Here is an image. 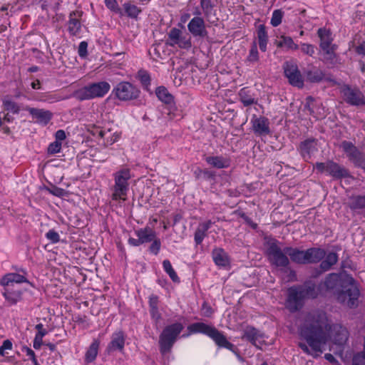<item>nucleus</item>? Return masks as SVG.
Here are the masks:
<instances>
[{
	"instance_id": "nucleus-35",
	"label": "nucleus",
	"mask_w": 365,
	"mask_h": 365,
	"mask_svg": "<svg viewBox=\"0 0 365 365\" xmlns=\"http://www.w3.org/2000/svg\"><path fill=\"white\" fill-rule=\"evenodd\" d=\"M155 93L158 99L164 103L170 106L173 103V96L165 87H158Z\"/></svg>"
},
{
	"instance_id": "nucleus-15",
	"label": "nucleus",
	"mask_w": 365,
	"mask_h": 365,
	"mask_svg": "<svg viewBox=\"0 0 365 365\" xmlns=\"http://www.w3.org/2000/svg\"><path fill=\"white\" fill-rule=\"evenodd\" d=\"M327 173L336 179L346 178L350 176L349 172L347 169L331 160L328 161Z\"/></svg>"
},
{
	"instance_id": "nucleus-46",
	"label": "nucleus",
	"mask_w": 365,
	"mask_h": 365,
	"mask_svg": "<svg viewBox=\"0 0 365 365\" xmlns=\"http://www.w3.org/2000/svg\"><path fill=\"white\" fill-rule=\"evenodd\" d=\"M4 108L13 113H18L19 112V106L14 101L10 100H4L3 102Z\"/></svg>"
},
{
	"instance_id": "nucleus-41",
	"label": "nucleus",
	"mask_w": 365,
	"mask_h": 365,
	"mask_svg": "<svg viewBox=\"0 0 365 365\" xmlns=\"http://www.w3.org/2000/svg\"><path fill=\"white\" fill-rule=\"evenodd\" d=\"M200 6L204 16L209 20L214 8L211 0H200Z\"/></svg>"
},
{
	"instance_id": "nucleus-45",
	"label": "nucleus",
	"mask_w": 365,
	"mask_h": 365,
	"mask_svg": "<svg viewBox=\"0 0 365 365\" xmlns=\"http://www.w3.org/2000/svg\"><path fill=\"white\" fill-rule=\"evenodd\" d=\"M247 61L250 63H255L259 60V53L256 43H253L251 49L250 51L249 56H247Z\"/></svg>"
},
{
	"instance_id": "nucleus-50",
	"label": "nucleus",
	"mask_w": 365,
	"mask_h": 365,
	"mask_svg": "<svg viewBox=\"0 0 365 365\" xmlns=\"http://www.w3.org/2000/svg\"><path fill=\"white\" fill-rule=\"evenodd\" d=\"M175 45L182 48H190L192 46L190 38L181 36Z\"/></svg>"
},
{
	"instance_id": "nucleus-34",
	"label": "nucleus",
	"mask_w": 365,
	"mask_h": 365,
	"mask_svg": "<svg viewBox=\"0 0 365 365\" xmlns=\"http://www.w3.org/2000/svg\"><path fill=\"white\" fill-rule=\"evenodd\" d=\"M324 257L325 259L320 264V267L324 272L329 270L337 262L338 255L335 252H329Z\"/></svg>"
},
{
	"instance_id": "nucleus-30",
	"label": "nucleus",
	"mask_w": 365,
	"mask_h": 365,
	"mask_svg": "<svg viewBox=\"0 0 365 365\" xmlns=\"http://www.w3.org/2000/svg\"><path fill=\"white\" fill-rule=\"evenodd\" d=\"M189 329H190V331H192V332L202 333V334H207V336H210V334H212V331L214 330L215 327L210 326L208 324H206L205 323H202V322H197V323H194V324H191L189 327Z\"/></svg>"
},
{
	"instance_id": "nucleus-12",
	"label": "nucleus",
	"mask_w": 365,
	"mask_h": 365,
	"mask_svg": "<svg viewBox=\"0 0 365 365\" xmlns=\"http://www.w3.org/2000/svg\"><path fill=\"white\" fill-rule=\"evenodd\" d=\"M345 280V275L341 276L338 274H329L325 279L324 286L327 291H329L336 297L337 292L344 286V281Z\"/></svg>"
},
{
	"instance_id": "nucleus-31",
	"label": "nucleus",
	"mask_w": 365,
	"mask_h": 365,
	"mask_svg": "<svg viewBox=\"0 0 365 365\" xmlns=\"http://www.w3.org/2000/svg\"><path fill=\"white\" fill-rule=\"evenodd\" d=\"M257 38L259 41V46L262 51L264 52L267 49V43L268 41V35L266 27L264 24H260L257 29Z\"/></svg>"
},
{
	"instance_id": "nucleus-26",
	"label": "nucleus",
	"mask_w": 365,
	"mask_h": 365,
	"mask_svg": "<svg viewBox=\"0 0 365 365\" xmlns=\"http://www.w3.org/2000/svg\"><path fill=\"white\" fill-rule=\"evenodd\" d=\"M318 36L320 38V47L322 49H327L328 47L331 46L332 38L331 37V32L324 28H320L317 31Z\"/></svg>"
},
{
	"instance_id": "nucleus-27",
	"label": "nucleus",
	"mask_w": 365,
	"mask_h": 365,
	"mask_svg": "<svg viewBox=\"0 0 365 365\" xmlns=\"http://www.w3.org/2000/svg\"><path fill=\"white\" fill-rule=\"evenodd\" d=\"M205 160L209 165L218 169L227 168L230 165L229 160L222 156H209Z\"/></svg>"
},
{
	"instance_id": "nucleus-1",
	"label": "nucleus",
	"mask_w": 365,
	"mask_h": 365,
	"mask_svg": "<svg viewBox=\"0 0 365 365\" xmlns=\"http://www.w3.org/2000/svg\"><path fill=\"white\" fill-rule=\"evenodd\" d=\"M298 335L300 339L298 346L314 359L326 350L329 341L341 346L349 338L346 328L333 323L322 310H312L304 315L298 328Z\"/></svg>"
},
{
	"instance_id": "nucleus-59",
	"label": "nucleus",
	"mask_w": 365,
	"mask_h": 365,
	"mask_svg": "<svg viewBox=\"0 0 365 365\" xmlns=\"http://www.w3.org/2000/svg\"><path fill=\"white\" fill-rule=\"evenodd\" d=\"M88 43L86 41L80 43L78 46V54L81 57L84 58L87 56Z\"/></svg>"
},
{
	"instance_id": "nucleus-21",
	"label": "nucleus",
	"mask_w": 365,
	"mask_h": 365,
	"mask_svg": "<svg viewBox=\"0 0 365 365\" xmlns=\"http://www.w3.org/2000/svg\"><path fill=\"white\" fill-rule=\"evenodd\" d=\"M4 296L9 304H15L21 299V292L19 287H5Z\"/></svg>"
},
{
	"instance_id": "nucleus-64",
	"label": "nucleus",
	"mask_w": 365,
	"mask_h": 365,
	"mask_svg": "<svg viewBox=\"0 0 365 365\" xmlns=\"http://www.w3.org/2000/svg\"><path fill=\"white\" fill-rule=\"evenodd\" d=\"M355 51L358 54L365 56V41H363L355 48Z\"/></svg>"
},
{
	"instance_id": "nucleus-63",
	"label": "nucleus",
	"mask_w": 365,
	"mask_h": 365,
	"mask_svg": "<svg viewBox=\"0 0 365 365\" xmlns=\"http://www.w3.org/2000/svg\"><path fill=\"white\" fill-rule=\"evenodd\" d=\"M202 312H203V315L204 316L209 317H210L212 314L213 310L206 303H204L202 304Z\"/></svg>"
},
{
	"instance_id": "nucleus-18",
	"label": "nucleus",
	"mask_w": 365,
	"mask_h": 365,
	"mask_svg": "<svg viewBox=\"0 0 365 365\" xmlns=\"http://www.w3.org/2000/svg\"><path fill=\"white\" fill-rule=\"evenodd\" d=\"M26 110L35 118H36L40 123L46 125L52 118V113L49 110L43 109H38L34 108H26Z\"/></svg>"
},
{
	"instance_id": "nucleus-62",
	"label": "nucleus",
	"mask_w": 365,
	"mask_h": 365,
	"mask_svg": "<svg viewBox=\"0 0 365 365\" xmlns=\"http://www.w3.org/2000/svg\"><path fill=\"white\" fill-rule=\"evenodd\" d=\"M38 330V333L36 334L38 338H43L46 334L47 331L43 329V326L42 324H38L35 327Z\"/></svg>"
},
{
	"instance_id": "nucleus-44",
	"label": "nucleus",
	"mask_w": 365,
	"mask_h": 365,
	"mask_svg": "<svg viewBox=\"0 0 365 365\" xmlns=\"http://www.w3.org/2000/svg\"><path fill=\"white\" fill-rule=\"evenodd\" d=\"M284 16V12L281 9H276L272 13L271 19V24L277 27L282 23V19Z\"/></svg>"
},
{
	"instance_id": "nucleus-8",
	"label": "nucleus",
	"mask_w": 365,
	"mask_h": 365,
	"mask_svg": "<svg viewBox=\"0 0 365 365\" xmlns=\"http://www.w3.org/2000/svg\"><path fill=\"white\" fill-rule=\"evenodd\" d=\"M341 148L346 154L349 160L356 167L365 170V154L360 151L351 142L344 140L341 143Z\"/></svg>"
},
{
	"instance_id": "nucleus-36",
	"label": "nucleus",
	"mask_w": 365,
	"mask_h": 365,
	"mask_svg": "<svg viewBox=\"0 0 365 365\" xmlns=\"http://www.w3.org/2000/svg\"><path fill=\"white\" fill-rule=\"evenodd\" d=\"M348 205L351 210L365 209V195L350 197Z\"/></svg>"
},
{
	"instance_id": "nucleus-14",
	"label": "nucleus",
	"mask_w": 365,
	"mask_h": 365,
	"mask_svg": "<svg viewBox=\"0 0 365 365\" xmlns=\"http://www.w3.org/2000/svg\"><path fill=\"white\" fill-rule=\"evenodd\" d=\"M304 299L298 288H290L287 301V307L292 312L302 307V301Z\"/></svg>"
},
{
	"instance_id": "nucleus-9",
	"label": "nucleus",
	"mask_w": 365,
	"mask_h": 365,
	"mask_svg": "<svg viewBox=\"0 0 365 365\" xmlns=\"http://www.w3.org/2000/svg\"><path fill=\"white\" fill-rule=\"evenodd\" d=\"M284 76L287 78L289 83L295 87L302 88L304 86V79L296 63L294 61H286L283 64Z\"/></svg>"
},
{
	"instance_id": "nucleus-48",
	"label": "nucleus",
	"mask_w": 365,
	"mask_h": 365,
	"mask_svg": "<svg viewBox=\"0 0 365 365\" xmlns=\"http://www.w3.org/2000/svg\"><path fill=\"white\" fill-rule=\"evenodd\" d=\"M138 77L141 82V83L145 87L148 88V86L150 83V75L145 71H139L138 72Z\"/></svg>"
},
{
	"instance_id": "nucleus-32",
	"label": "nucleus",
	"mask_w": 365,
	"mask_h": 365,
	"mask_svg": "<svg viewBox=\"0 0 365 365\" xmlns=\"http://www.w3.org/2000/svg\"><path fill=\"white\" fill-rule=\"evenodd\" d=\"M77 16H79L78 11H73L70 14L68 31L72 35H76L81 28V22L80 20L76 18Z\"/></svg>"
},
{
	"instance_id": "nucleus-5",
	"label": "nucleus",
	"mask_w": 365,
	"mask_h": 365,
	"mask_svg": "<svg viewBox=\"0 0 365 365\" xmlns=\"http://www.w3.org/2000/svg\"><path fill=\"white\" fill-rule=\"evenodd\" d=\"M130 178V170L123 169L115 174V185L112 199L114 200H126L127 192L128 190V180Z\"/></svg>"
},
{
	"instance_id": "nucleus-55",
	"label": "nucleus",
	"mask_w": 365,
	"mask_h": 365,
	"mask_svg": "<svg viewBox=\"0 0 365 365\" xmlns=\"http://www.w3.org/2000/svg\"><path fill=\"white\" fill-rule=\"evenodd\" d=\"M46 236L47 239L49 240L52 243H56L60 240L59 235L53 230H49L46 233Z\"/></svg>"
},
{
	"instance_id": "nucleus-24",
	"label": "nucleus",
	"mask_w": 365,
	"mask_h": 365,
	"mask_svg": "<svg viewBox=\"0 0 365 365\" xmlns=\"http://www.w3.org/2000/svg\"><path fill=\"white\" fill-rule=\"evenodd\" d=\"M239 98L241 103L245 107L257 103V99L255 98V94L246 88H243L240 91Z\"/></svg>"
},
{
	"instance_id": "nucleus-28",
	"label": "nucleus",
	"mask_w": 365,
	"mask_h": 365,
	"mask_svg": "<svg viewBox=\"0 0 365 365\" xmlns=\"http://www.w3.org/2000/svg\"><path fill=\"white\" fill-rule=\"evenodd\" d=\"M212 258L217 266L225 267L229 264V259L226 252L221 248L212 251Z\"/></svg>"
},
{
	"instance_id": "nucleus-33",
	"label": "nucleus",
	"mask_w": 365,
	"mask_h": 365,
	"mask_svg": "<svg viewBox=\"0 0 365 365\" xmlns=\"http://www.w3.org/2000/svg\"><path fill=\"white\" fill-rule=\"evenodd\" d=\"M136 235L140 239L142 244L152 242L155 238V232L150 227L136 231Z\"/></svg>"
},
{
	"instance_id": "nucleus-61",
	"label": "nucleus",
	"mask_w": 365,
	"mask_h": 365,
	"mask_svg": "<svg viewBox=\"0 0 365 365\" xmlns=\"http://www.w3.org/2000/svg\"><path fill=\"white\" fill-rule=\"evenodd\" d=\"M23 350H24L26 352V355L30 357V359L33 361V362L35 364V365H38V362L36 359L34 351L28 347H24Z\"/></svg>"
},
{
	"instance_id": "nucleus-56",
	"label": "nucleus",
	"mask_w": 365,
	"mask_h": 365,
	"mask_svg": "<svg viewBox=\"0 0 365 365\" xmlns=\"http://www.w3.org/2000/svg\"><path fill=\"white\" fill-rule=\"evenodd\" d=\"M12 349V343L10 340H4L2 345L0 346V355L4 356L6 350H11Z\"/></svg>"
},
{
	"instance_id": "nucleus-40",
	"label": "nucleus",
	"mask_w": 365,
	"mask_h": 365,
	"mask_svg": "<svg viewBox=\"0 0 365 365\" xmlns=\"http://www.w3.org/2000/svg\"><path fill=\"white\" fill-rule=\"evenodd\" d=\"M335 49V45H332L331 46L328 47L327 49H322L324 52V58L327 62L334 63L336 61V55L334 52Z\"/></svg>"
},
{
	"instance_id": "nucleus-17",
	"label": "nucleus",
	"mask_w": 365,
	"mask_h": 365,
	"mask_svg": "<svg viewBox=\"0 0 365 365\" xmlns=\"http://www.w3.org/2000/svg\"><path fill=\"white\" fill-rule=\"evenodd\" d=\"M125 345V336L122 331L115 332L112 335L111 341L108 345L107 351L108 353L115 351H123Z\"/></svg>"
},
{
	"instance_id": "nucleus-22",
	"label": "nucleus",
	"mask_w": 365,
	"mask_h": 365,
	"mask_svg": "<svg viewBox=\"0 0 365 365\" xmlns=\"http://www.w3.org/2000/svg\"><path fill=\"white\" fill-rule=\"evenodd\" d=\"M263 334L257 329L252 327H247L245 330L242 339H246L251 342L255 346H257V341L262 339Z\"/></svg>"
},
{
	"instance_id": "nucleus-3",
	"label": "nucleus",
	"mask_w": 365,
	"mask_h": 365,
	"mask_svg": "<svg viewBox=\"0 0 365 365\" xmlns=\"http://www.w3.org/2000/svg\"><path fill=\"white\" fill-rule=\"evenodd\" d=\"M359 295L360 292L355 280L350 275H345L344 286L335 297L337 302L349 308H354L358 306Z\"/></svg>"
},
{
	"instance_id": "nucleus-42",
	"label": "nucleus",
	"mask_w": 365,
	"mask_h": 365,
	"mask_svg": "<svg viewBox=\"0 0 365 365\" xmlns=\"http://www.w3.org/2000/svg\"><path fill=\"white\" fill-rule=\"evenodd\" d=\"M163 266L165 271L168 273V274L170 276V277L173 282H179V277H178L176 272H175L171 265L170 262L168 259H165L163 262Z\"/></svg>"
},
{
	"instance_id": "nucleus-19",
	"label": "nucleus",
	"mask_w": 365,
	"mask_h": 365,
	"mask_svg": "<svg viewBox=\"0 0 365 365\" xmlns=\"http://www.w3.org/2000/svg\"><path fill=\"white\" fill-rule=\"evenodd\" d=\"M26 282V279L19 274L11 273L1 279V284L4 287H19V284Z\"/></svg>"
},
{
	"instance_id": "nucleus-20",
	"label": "nucleus",
	"mask_w": 365,
	"mask_h": 365,
	"mask_svg": "<svg viewBox=\"0 0 365 365\" xmlns=\"http://www.w3.org/2000/svg\"><path fill=\"white\" fill-rule=\"evenodd\" d=\"M254 131L259 135L269 133V120L265 117L256 118L252 120Z\"/></svg>"
},
{
	"instance_id": "nucleus-47",
	"label": "nucleus",
	"mask_w": 365,
	"mask_h": 365,
	"mask_svg": "<svg viewBox=\"0 0 365 365\" xmlns=\"http://www.w3.org/2000/svg\"><path fill=\"white\" fill-rule=\"evenodd\" d=\"M110 132V129H108L107 130H101L98 131V136H100L102 138H106L107 139L108 143L113 144L117 140L118 136L115 135L113 138V136H111Z\"/></svg>"
},
{
	"instance_id": "nucleus-37",
	"label": "nucleus",
	"mask_w": 365,
	"mask_h": 365,
	"mask_svg": "<svg viewBox=\"0 0 365 365\" xmlns=\"http://www.w3.org/2000/svg\"><path fill=\"white\" fill-rule=\"evenodd\" d=\"M123 8L124 10V13L123 12V14L131 19H137L138 14L141 12L140 8L130 2L123 4Z\"/></svg>"
},
{
	"instance_id": "nucleus-53",
	"label": "nucleus",
	"mask_w": 365,
	"mask_h": 365,
	"mask_svg": "<svg viewBox=\"0 0 365 365\" xmlns=\"http://www.w3.org/2000/svg\"><path fill=\"white\" fill-rule=\"evenodd\" d=\"M302 51L310 56H312L315 52L314 46L309 43H302L301 45Z\"/></svg>"
},
{
	"instance_id": "nucleus-16",
	"label": "nucleus",
	"mask_w": 365,
	"mask_h": 365,
	"mask_svg": "<svg viewBox=\"0 0 365 365\" xmlns=\"http://www.w3.org/2000/svg\"><path fill=\"white\" fill-rule=\"evenodd\" d=\"M317 140L314 138H309L302 142L299 150L302 156L306 160L310 159L311 155L317 150Z\"/></svg>"
},
{
	"instance_id": "nucleus-39",
	"label": "nucleus",
	"mask_w": 365,
	"mask_h": 365,
	"mask_svg": "<svg viewBox=\"0 0 365 365\" xmlns=\"http://www.w3.org/2000/svg\"><path fill=\"white\" fill-rule=\"evenodd\" d=\"M98 346L99 342L98 341H94L91 344L89 349H88L86 354V362L91 363L96 359L98 354Z\"/></svg>"
},
{
	"instance_id": "nucleus-60",
	"label": "nucleus",
	"mask_w": 365,
	"mask_h": 365,
	"mask_svg": "<svg viewBox=\"0 0 365 365\" xmlns=\"http://www.w3.org/2000/svg\"><path fill=\"white\" fill-rule=\"evenodd\" d=\"M158 297L156 295L152 294L149 298V304L150 309H156L158 308Z\"/></svg>"
},
{
	"instance_id": "nucleus-43",
	"label": "nucleus",
	"mask_w": 365,
	"mask_h": 365,
	"mask_svg": "<svg viewBox=\"0 0 365 365\" xmlns=\"http://www.w3.org/2000/svg\"><path fill=\"white\" fill-rule=\"evenodd\" d=\"M182 36V31L177 29V28H173L169 34H168V38L170 41V43H168L170 46H174L175 43L179 41L180 37Z\"/></svg>"
},
{
	"instance_id": "nucleus-51",
	"label": "nucleus",
	"mask_w": 365,
	"mask_h": 365,
	"mask_svg": "<svg viewBox=\"0 0 365 365\" xmlns=\"http://www.w3.org/2000/svg\"><path fill=\"white\" fill-rule=\"evenodd\" d=\"M206 232L199 225L195 233V241L197 245H200L202 242L206 235Z\"/></svg>"
},
{
	"instance_id": "nucleus-25",
	"label": "nucleus",
	"mask_w": 365,
	"mask_h": 365,
	"mask_svg": "<svg viewBox=\"0 0 365 365\" xmlns=\"http://www.w3.org/2000/svg\"><path fill=\"white\" fill-rule=\"evenodd\" d=\"M210 337H211L219 346L225 347L230 350H232L234 346L216 328L214 329Z\"/></svg>"
},
{
	"instance_id": "nucleus-10",
	"label": "nucleus",
	"mask_w": 365,
	"mask_h": 365,
	"mask_svg": "<svg viewBox=\"0 0 365 365\" xmlns=\"http://www.w3.org/2000/svg\"><path fill=\"white\" fill-rule=\"evenodd\" d=\"M116 97L120 101H131L138 98L140 91L128 82L119 83L114 89Z\"/></svg>"
},
{
	"instance_id": "nucleus-54",
	"label": "nucleus",
	"mask_w": 365,
	"mask_h": 365,
	"mask_svg": "<svg viewBox=\"0 0 365 365\" xmlns=\"http://www.w3.org/2000/svg\"><path fill=\"white\" fill-rule=\"evenodd\" d=\"M106 6L118 13H119L121 16L123 15V11L118 8V4L115 0H106Z\"/></svg>"
},
{
	"instance_id": "nucleus-11",
	"label": "nucleus",
	"mask_w": 365,
	"mask_h": 365,
	"mask_svg": "<svg viewBox=\"0 0 365 365\" xmlns=\"http://www.w3.org/2000/svg\"><path fill=\"white\" fill-rule=\"evenodd\" d=\"M341 93L345 102L351 106L365 105L364 96L358 88H352L348 85H344L341 88Z\"/></svg>"
},
{
	"instance_id": "nucleus-2",
	"label": "nucleus",
	"mask_w": 365,
	"mask_h": 365,
	"mask_svg": "<svg viewBox=\"0 0 365 365\" xmlns=\"http://www.w3.org/2000/svg\"><path fill=\"white\" fill-rule=\"evenodd\" d=\"M284 251L292 262L297 264L317 263L326 256L325 251L320 248H310L303 251L292 247H285Z\"/></svg>"
},
{
	"instance_id": "nucleus-58",
	"label": "nucleus",
	"mask_w": 365,
	"mask_h": 365,
	"mask_svg": "<svg viewBox=\"0 0 365 365\" xmlns=\"http://www.w3.org/2000/svg\"><path fill=\"white\" fill-rule=\"evenodd\" d=\"M177 109L174 106H171L168 108L167 115L168 116L169 120H174L176 118H180V115L179 113H176Z\"/></svg>"
},
{
	"instance_id": "nucleus-49",
	"label": "nucleus",
	"mask_w": 365,
	"mask_h": 365,
	"mask_svg": "<svg viewBox=\"0 0 365 365\" xmlns=\"http://www.w3.org/2000/svg\"><path fill=\"white\" fill-rule=\"evenodd\" d=\"M352 365H365V351L357 353L354 356Z\"/></svg>"
},
{
	"instance_id": "nucleus-7",
	"label": "nucleus",
	"mask_w": 365,
	"mask_h": 365,
	"mask_svg": "<svg viewBox=\"0 0 365 365\" xmlns=\"http://www.w3.org/2000/svg\"><path fill=\"white\" fill-rule=\"evenodd\" d=\"M267 254L270 263L276 267H287L289 264V260L284 248H281L276 240L268 242Z\"/></svg>"
},
{
	"instance_id": "nucleus-57",
	"label": "nucleus",
	"mask_w": 365,
	"mask_h": 365,
	"mask_svg": "<svg viewBox=\"0 0 365 365\" xmlns=\"http://www.w3.org/2000/svg\"><path fill=\"white\" fill-rule=\"evenodd\" d=\"M160 240L155 238L150 246V251L153 254L157 255L160 249Z\"/></svg>"
},
{
	"instance_id": "nucleus-6",
	"label": "nucleus",
	"mask_w": 365,
	"mask_h": 365,
	"mask_svg": "<svg viewBox=\"0 0 365 365\" xmlns=\"http://www.w3.org/2000/svg\"><path fill=\"white\" fill-rule=\"evenodd\" d=\"M110 90V85L106 81L90 84L80 89L77 92L80 100H87L94 98L103 97Z\"/></svg>"
},
{
	"instance_id": "nucleus-29",
	"label": "nucleus",
	"mask_w": 365,
	"mask_h": 365,
	"mask_svg": "<svg viewBox=\"0 0 365 365\" xmlns=\"http://www.w3.org/2000/svg\"><path fill=\"white\" fill-rule=\"evenodd\" d=\"M304 298H315L317 296L316 286L314 283L307 282L298 288Z\"/></svg>"
},
{
	"instance_id": "nucleus-23",
	"label": "nucleus",
	"mask_w": 365,
	"mask_h": 365,
	"mask_svg": "<svg viewBox=\"0 0 365 365\" xmlns=\"http://www.w3.org/2000/svg\"><path fill=\"white\" fill-rule=\"evenodd\" d=\"M307 81L311 83H319L324 78V73L322 70L316 67H311L304 71Z\"/></svg>"
},
{
	"instance_id": "nucleus-13",
	"label": "nucleus",
	"mask_w": 365,
	"mask_h": 365,
	"mask_svg": "<svg viewBox=\"0 0 365 365\" xmlns=\"http://www.w3.org/2000/svg\"><path fill=\"white\" fill-rule=\"evenodd\" d=\"M187 29L194 37L205 38L207 36L205 22L200 16L192 18L187 24Z\"/></svg>"
},
{
	"instance_id": "nucleus-38",
	"label": "nucleus",
	"mask_w": 365,
	"mask_h": 365,
	"mask_svg": "<svg viewBox=\"0 0 365 365\" xmlns=\"http://www.w3.org/2000/svg\"><path fill=\"white\" fill-rule=\"evenodd\" d=\"M277 47H286L288 49L297 50L299 46L294 43L293 39L289 36H282L280 40L276 41Z\"/></svg>"
},
{
	"instance_id": "nucleus-52",
	"label": "nucleus",
	"mask_w": 365,
	"mask_h": 365,
	"mask_svg": "<svg viewBox=\"0 0 365 365\" xmlns=\"http://www.w3.org/2000/svg\"><path fill=\"white\" fill-rule=\"evenodd\" d=\"M61 148V143L59 141H55L51 143L48 147V153L49 154H55L60 151Z\"/></svg>"
},
{
	"instance_id": "nucleus-4",
	"label": "nucleus",
	"mask_w": 365,
	"mask_h": 365,
	"mask_svg": "<svg viewBox=\"0 0 365 365\" xmlns=\"http://www.w3.org/2000/svg\"><path fill=\"white\" fill-rule=\"evenodd\" d=\"M183 328L181 323H175L164 328L159 336L160 351L163 354L170 351Z\"/></svg>"
}]
</instances>
